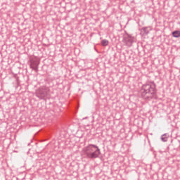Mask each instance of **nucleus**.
<instances>
[{"mask_svg": "<svg viewBox=\"0 0 180 180\" xmlns=\"http://www.w3.org/2000/svg\"><path fill=\"white\" fill-rule=\"evenodd\" d=\"M140 93L143 99H153V98L155 97V94L157 93L155 84L154 82H148L142 85Z\"/></svg>", "mask_w": 180, "mask_h": 180, "instance_id": "f257e3e1", "label": "nucleus"}, {"mask_svg": "<svg viewBox=\"0 0 180 180\" xmlns=\"http://www.w3.org/2000/svg\"><path fill=\"white\" fill-rule=\"evenodd\" d=\"M82 154L85 155L86 158L95 160V158H99L101 149H99V147H98L96 145L89 144L82 149Z\"/></svg>", "mask_w": 180, "mask_h": 180, "instance_id": "f03ea898", "label": "nucleus"}, {"mask_svg": "<svg viewBox=\"0 0 180 180\" xmlns=\"http://www.w3.org/2000/svg\"><path fill=\"white\" fill-rule=\"evenodd\" d=\"M49 92H50V89L47 86H42L36 90L35 95L39 99H46L49 95Z\"/></svg>", "mask_w": 180, "mask_h": 180, "instance_id": "7ed1b4c3", "label": "nucleus"}, {"mask_svg": "<svg viewBox=\"0 0 180 180\" xmlns=\"http://www.w3.org/2000/svg\"><path fill=\"white\" fill-rule=\"evenodd\" d=\"M39 64L40 59H39V58L34 56L30 58V68L35 71V72H38Z\"/></svg>", "mask_w": 180, "mask_h": 180, "instance_id": "20e7f679", "label": "nucleus"}, {"mask_svg": "<svg viewBox=\"0 0 180 180\" xmlns=\"http://www.w3.org/2000/svg\"><path fill=\"white\" fill-rule=\"evenodd\" d=\"M134 41V37L129 34H127V36L124 37L123 39V41L125 46H127V47H131Z\"/></svg>", "mask_w": 180, "mask_h": 180, "instance_id": "39448f33", "label": "nucleus"}, {"mask_svg": "<svg viewBox=\"0 0 180 180\" xmlns=\"http://www.w3.org/2000/svg\"><path fill=\"white\" fill-rule=\"evenodd\" d=\"M151 30H153L152 27H144L141 30V36H147V34H148Z\"/></svg>", "mask_w": 180, "mask_h": 180, "instance_id": "423d86ee", "label": "nucleus"}, {"mask_svg": "<svg viewBox=\"0 0 180 180\" xmlns=\"http://www.w3.org/2000/svg\"><path fill=\"white\" fill-rule=\"evenodd\" d=\"M172 36L173 37H176V38L180 37V31H178V30L174 31L172 32Z\"/></svg>", "mask_w": 180, "mask_h": 180, "instance_id": "0eeeda50", "label": "nucleus"}, {"mask_svg": "<svg viewBox=\"0 0 180 180\" xmlns=\"http://www.w3.org/2000/svg\"><path fill=\"white\" fill-rule=\"evenodd\" d=\"M101 44L102 46H103L104 47L108 46V44H109V41L106 40V39H103L101 41Z\"/></svg>", "mask_w": 180, "mask_h": 180, "instance_id": "6e6552de", "label": "nucleus"}, {"mask_svg": "<svg viewBox=\"0 0 180 180\" xmlns=\"http://www.w3.org/2000/svg\"><path fill=\"white\" fill-rule=\"evenodd\" d=\"M165 136H167V134H165L161 136L162 141H167L168 140V138Z\"/></svg>", "mask_w": 180, "mask_h": 180, "instance_id": "1a4fd4ad", "label": "nucleus"}]
</instances>
